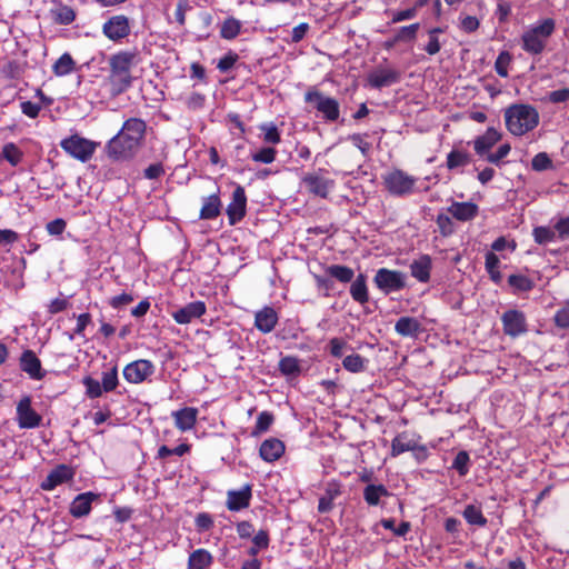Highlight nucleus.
Returning a JSON list of instances; mask_svg holds the SVG:
<instances>
[{
  "instance_id": "obj_1",
  "label": "nucleus",
  "mask_w": 569,
  "mask_h": 569,
  "mask_svg": "<svg viewBox=\"0 0 569 569\" xmlns=\"http://www.w3.org/2000/svg\"><path fill=\"white\" fill-rule=\"evenodd\" d=\"M146 129L147 124L142 119L126 120L121 130L106 146L108 157L123 161L132 159L142 146Z\"/></svg>"
},
{
  "instance_id": "obj_2",
  "label": "nucleus",
  "mask_w": 569,
  "mask_h": 569,
  "mask_svg": "<svg viewBox=\"0 0 569 569\" xmlns=\"http://www.w3.org/2000/svg\"><path fill=\"white\" fill-rule=\"evenodd\" d=\"M136 53L121 51L110 57V74L108 77L111 92L121 94L132 84L131 68L134 64Z\"/></svg>"
},
{
  "instance_id": "obj_3",
  "label": "nucleus",
  "mask_w": 569,
  "mask_h": 569,
  "mask_svg": "<svg viewBox=\"0 0 569 569\" xmlns=\"http://www.w3.org/2000/svg\"><path fill=\"white\" fill-rule=\"evenodd\" d=\"M505 122L513 136H523L533 130L539 123V113L529 104H512L505 111Z\"/></svg>"
},
{
  "instance_id": "obj_4",
  "label": "nucleus",
  "mask_w": 569,
  "mask_h": 569,
  "mask_svg": "<svg viewBox=\"0 0 569 569\" xmlns=\"http://www.w3.org/2000/svg\"><path fill=\"white\" fill-rule=\"evenodd\" d=\"M555 28L556 23L551 18H547L538 24L530 27L521 36L522 49L531 56L541 54Z\"/></svg>"
},
{
  "instance_id": "obj_5",
  "label": "nucleus",
  "mask_w": 569,
  "mask_h": 569,
  "mask_svg": "<svg viewBox=\"0 0 569 569\" xmlns=\"http://www.w3.org/2000/svg\"><path fill=\"white\" fill-rule=\"evenodd\" d=\"M305 101L312 104V107L322 114L326 121L335 122L340 116V104L335 98L325 96L316 88L309 89L305 93Z\"/></svg>"
},
{
  "instance_id": "obj_6",
  "label": "nucleus",
  "mask_w": 569,
  "mask_h": 569,
  "mask_svg": "<svg viewBox=\"0 0 569 569\" xmlns=\"http://www.w3.org/2000/svg\"><path fill=\"white\" fill-rule=\"evenodd\" d=\"M60 147L64 152L70 154L72 158L81 162H87L92 158L98 147V143L92 140L80 137L79 134H72L63 139L60 142Z\"/></svg>"
},
{
  "instance_id": "obj_7",
  "label": "nucleus",
  "mask_w": 569,
  "mask_h": 569,
  "mask_svg": "<svg viewBox=\"0 0 569 569\" xmlns=\"http://www.w3.org/2000/svg\"><path fill=\"white\" fill-rule=\"evenodd\" d=\"M386 189L392 196L402 197L412 193L417 179L400 169H393L382 176Z\"/></svg>"
},
{
  "instance_id": "obj_8",
  "label": "nucleus",
  "mask_w": 569,
  "mask_h": 569,
  "mask_svg": "<svg viewBox=\"0 0 569 569\" xmlns=\"http://www.w3.org/2000/svg\"><path fill=\"white\" fill-rule=\"evenodd\" d=\"M406 274L399 270L380 268L377 270L373 282L386 295L399 291L406 287Z\"/></svg>"
},
{
  "instance_id": "obj_9",
  "label": "nucleus",
  "mask_w": 569,
  "mask_h": 569,
  "mask_svg": "<svg viewBox=\"0 0 569 569\" xmlns=\"http://www.w3.org/2000/svg\"><path fill=\"white\" fill-rule=\"evenodd\" d=\"M501 322L505 335L516 338L527 332V319L522 311L510 309L502 313Z\"/></svg>"
},
{
  "instance_id": "obj_10",
  "label": "nucleus",
  "mask_w": 569,
  "mask_h": 569,
  "mask_svg": "<svg viewBox=\"0 0 569 569\" xmlns=\"http://www.w3.org/2000/svg\"><path fill=\"white\" fill-rule=\"evenodd\" d=\"M17 421L21 429H33L40 426L42 417L31 407L30 397H23L17 405Z\"/></svg>"
},
{
  "instance_id": "obj_11",
  "label": "nucleus",
  "mask_w": 569,
  "mask_h": 569,
  "mask_svg": "<svg viewBox=\"0 0 569 569\" xmlns=\"http://www.w3.org/2000/svg\"><path fill=\"white\" fill-rule=\"evenodd\" d=\"M130 22L128 17L123 14L113 16L102 26L103 34L112 40L118 41L130 34Z\"/></svg>"
},
{
  "instance_id": "obj_12",
  "label": "nucleus",
  "mask_w": 569,
  "mask_h": 569,
  "mask_svg": "<svg viewBox=\"0 0 569 569\" xmlns=\"http://www.w3.org/2000/svg\"><path fill=\"white\" fill-rule=\"evenodd\" d=\"M153 372L154 365L150 360L140 359L124 367L123 377L130 383H141Z\"/></svg>"
},
{
  "instance_id": "obj_13",
  "label": "nucleus",
  "mask_w": 569,
  "mask_h": 569,
  "mask_svg": "<svg viewBox=\"0 0 569 569\" xmlns=\"http://www.w3.org/2000/svg\"><path fill=\"white\" fill-rule=\"evenodd\" d=\"M247 196L244 188L237 186L232 192V200L227 207V216L230 226L237 224L246 216Z\"/></svg>"
},
{
  "instance_id": "obj_14",
  "label": "nucleus",
  "mask_w": 569,
  "mask_h": 569,
  "mask_svg": "<svg viewBox=\"0 0 569 569\" xmlns=\"http://www.w3.org/2000/svg\"><path fill=\"white\" fill-rule=\"evenodd\" d=\"M400 78L401 73L398 70L379 67L368 74L367 81L371 88L381 89L399 82Z\"/></svg>"
},
{
  "instance_id": "obj_15",
  "label": "nucleus",
  "mask_w": 569,
  "mask_h": 569,
  "mask_svg": "<svg viewBox=\"0 0 569 569\" xmlns=\"http://www.w3.org/2000/svg\"><path fill=\"white\" fill-rule=\"evenodd\" d=\"M252 498V486L247 483L239 490L227 492L226 506L230 511H240L250 506Z\"/></svg>"
},
{
  "instance_id": "obj_16",
  "label": "nucleus",
  "mask_w": 569,
  "mask_h": 569,
  "mask_svg": "<svg viewBox=\"0 0 569 569\" xmlns=\"http://www.w3.org/2000/svg\"><path fill=\"white\" fill-rule=\"evenodd\" d=\"M73 476L74 472L72 468L67 465H59L48 473L40 487L42 490L51 491L56 487L71 480Z\"/></svg>"
},
{
  "instance_id": "obj_17",
  "label": "nucleus",
  "mask_w": 569,
  "mask_h": 569,
  "mask_svg": "<svg viewBox=\"0 0 569 569\" xmlns=\"http://www.w3.org/2000/svg\"><path fill=\"white\" fill-rule=\"evenodd\" d=\"M206 305L202 301H193L172 312V318L180 325L190 323L206 313Z\"/></svg>"
},
{
  "instance_id": "obj_18",
  "label": "nucleus",
  "mask_w": 569,
  "mask_h": 569,
  "mask_svg": "<svg viewBox=\"0 0 569 569\" xmlns=\"http://www.w3.org/2000/svg\"><path fill=\"white\" fill-rule=\"evenodd\" d=\"M99 500V495L88 491L78 495L71 502L69 512L74 518H82L90 513L92 502Z\"/></svg>"
},
{
  "instance_id": "obj_19",
  "label": "nucleus",
  "mask_w": 569,
  "mask_h": 569,
  "mask_svg": "<svg viewBox=\"0 0 569 569\" xmlns=\"http://www.w3.org/2000/svg\"><path fill=\"white\" fill-rule=\"evenodd\" d=\"M20 368L34 380H41L46 375L42 370L40 359L32 350H24L22 352L20 357Z\"/></svg>"
},
{
  "instance_id": "obj_20",
  "label": "nucleus",
  "mask_w": 569,
  "mask_h": 569,
  "mask_svg": "<svg viewBox=\"0 0 569 569\" xmlns=\"http://www.w3.org/2000/svg\"><path fill=\"white\" fill-rule=\"evenodd\" d=\"M419 450L425 455V447L419 446L416 438L408 432L397 435L391 442V456L397 457L407 451Z\"/></svg>"
},
{
  "instance_id": "obj_21",
  "label": "nucleus",
  "mask_w": 569,
  "mask_h": 569,
  "mask_svg": "<svg viewBox=\"0 0 569 569\" xmlns=\"http://www.w3.org/2000/svg\"><path fill=\"white\" fill-rule=\"evenodd\" d=\"M303 183L311 193L321 198H327L329 191L335 184L333 180L320 177L318 174H307L303 178Z\"/></svg>"
},
{
  "instance_id": "obj_22",
  "label": "nucleus",
  "mask_w": 569,
  "mask_h": 569,
  "mask_svg": "<svg viewBox=\"0 0 569 569\" xmlns=\"http://www.w3.org/2000/svg\"><path fill=\"white\" fill-rule=\"evenodd\" d=\"M277 323L278 315L271 307H264L256 313L254 326L259 331L263 333L271 332L276 328Z\"/></svg>"
},
{
  "instance_id": "obj_23",
  "label": "nucleus",
  "mask_w": 569,
  "mask_h": 569,
  "mask_svg": "<svg viewBox=\"0 0 569 569\" xmlns=\"http://www.w3.org/2000/svg\"><path fill=\"white\" fill-rule=\"evenodd\" d=\"M198 417V409L192 407H184L180 410L172 412L176 427L181 431L191 430Z\"/></svg>"
},
{
  "instance_id": "obj_24",
  "label": "nucleus",
  "mask_w": 569,
  "mask_h": 569,
  "mask_svg": "<svg viewBox=\"0 0 569 569\" xmlns=\"http://www.w3.org/2000/svg\"><path fill=\"white\" fill-rule=\"evenodd\" d=\"M284 452V445L277 438L264 440L259 449L260 457L267 462L278 460Z\"/></svg>"
},
{
  "instance_id": "obj_25",
  "label": "nucleus",
  "mask_w": 569,
  "mask_h": 569,
  "mask_svg": "<svg viewBox=\"0 0 569 569\" xmlns=\"http://www.w3.org/2000/svg\"><path fill=\"white\" fill-rule=\"evenodd\" d=\"M501 139V133L490 127L487 131L475 140V151L479 156H483Z\"/></svg>"
},
{
  "instance_id": "obj_26",
  "label": "nucleus",
  "mask_w": 569,
  "mask_h": 569,
  "mask_svg": "<svg viewBox=\"0 0 569 569\" xmlns=\"http://www.w3.org/2000/svg\"><path fill=\"white\" fill-rule=\"evenodd\" d=\"M395 331L401 337L416 338L422 331V327L413 317H400L395 323Z\"/></svg>"
},
{
  "instance_id": "obj_27",
  "label": "nucleus",
  "mask_w": 569,
  "mask_h": 569,
  "mask_svg": "<svg viewBox=\"0 0 569 569\" xmlns=\"http://www.w3.org/2000/svg\"><path fill=\"white\" fill-rule=\"evenodd\" d=\"M431 267V258L428 254H422L410 263L411 276L420 282H428Z\"/></svg>"
},
{
  "instance_id": "obj_28",
  "label": "nucleus",
  "mask_w": 569,
  "mask_h": 569,
  "mask_svg": "<svg viewBox=\"0 0 569 569\" xmlns=\"http://www.w3.org/2000/svg\"><path fill=\"white\" fill-rule=\"evenodd\" d=\"M448 212L459 221H469L478 214V206L473 202H453Z\"/></svg>"
},
{
  "instance_id": "obj_29",
  "label": "nucleus",
  "mask_w": 569,
  "mask_h": 569,
  "mask_svg": "<svg viewBox=\"0 0 569 569\" xmlns=\"http://www.w3.org/2000/svg\"><path fill=\"white\" fill-rule=\"evenodd\" d=\"M221 200L219 192L212 193L209 197L203 198V204L200 210L199 218L202 220L216 219L221 212Z\"/></svg>"
},
{
  "instance_id": "obj_30",
  "label": "nucleus",
  "mask_w": 569,
  "mask_h": 569,
  "mask_svg": "<svg viewBox=\"0 0 569 569\" xmlns=\"http://www.w3.org/2000/svg\"><path fill=\"white\" fill-rule=\"evenodd\" d=\"M350 295L352 299L360 305H365L369 301L368 288L366 282V276L359 273L350 286Z\"/></svg>"
},
{
  "instance_id": "obj_31",
  "label": "nucleus",
  "mask_w": 569,
  "mask_h": 569,
  "mask_svg": "<svg viewBox=\"0 0 569 569\" xmlns=\"http://www.w3.org/2000/svg\"><path fill=\"white\" fill-rule=\"evenodd\" d=\"M213 561L212 555L206 549H197L190 553L188 569H206Z\"/></svg>"
},
{
  "instance_id": "obj_32",
  "label": "nucleus",
  "mask_w": 569,
  "mask_h": 569,
  "mask_svg": "<svg viewBox=\"0 0 569 569\" xmlns=\"http://www.w3.org/2000/svg\"><path fill=\"white\" fill-rule=\"evenodd\" d=\"M52 20L58 24H70L76 19L74 10L66 4L59 3L50 9Z\"/></svg>"
},
{
  "instance_id": "obj_33",
  "label": "nucleus",
  "mask_w": 569,
  "mask_h": 569,
  "mask_svg": "<svg viewBox=\"0 0 569 569\" xmlns=\"http://www.w3.org/2000/svg\"><path fill=\"white\" fill-rule=\"evenodd\" d=\"M387 496L389 491L383 485H368L363 489V499L369 506H378L381 497Z\"/></svg>"
},
{
  "instance_id": "obj_34",
  "label": "nucleus",
  "mask_w": 569,
  "mask_h": 569,
  "mask_svg": "<svg viewBox=\"0 0 569 569\" xmlns=\"http://www.w3.org/2000/svg\"><path fill=\"white\" fill-rule=\"evenodd\" d=\"M326 273L330 278H335L342 283L351 282L355 277V271L342 264H330L326 268Z\"/></svg>"
},
{
  "instance_id": "obj_35",
  "label": "nucleus",
  "mask_w": 569,
  "mask_h": 569,
  "mask_svg": "<svg viewBox=\"0 0 569 569\" xmlns=\"http://www.w3.org/2000/svg\"><path fill=\"white\" fill-rule=\"evenodd\" d=\"M241 27L240 20L229 17L221 24L220 37L226 40H232L239 36Z\"/></svg>"
},
{
  "instance_id": "obj_36",
  "label": "nucleus",
  "mask_w": 569,
  "mask_h": 569,
  "mask_svg": "<svg viewBox=\"0 0 569 569\" xmlns=\"http://www.w3.org/2000/svg\"><path fill=\"white\" fill-rule=\"evenodd\" d=\"M462 516L466 521L472 526L485 527L488 522L487 518L481 511V508L475 505L466 506Z\"/></svg>"
},
{
  "instance_id": "obj_37",
  "label": "nucleus",
  "mask_w": 569,
  "mask_h": 569,
  "mask_svg": "<svg viewBox=\"0 0 569 569\" xmlns=\"http://www.w3.org/2000/svg\"><path fill=\"white\" fill-rule=\"evenodd\" d=\"M76 62L70 53H63L53 64V73L58 77H63L74 70Z\"/></svg>"
},
{
  "instance_id": "obj_38",
  "label": "nucleus",
  "mask_w": 569,
  "mask_h": 569,
  "mask_svg": "<svg viewBox=\"0 0 569 569\" xmlns=\"http://www.w3.org/2000/svg\"><path fill=\"white\" fill-rule=\"evenodd\" d=\"M508 283L515 292H527L535 287L533 281L523 274H510Z\"/></svg>"
},
{
  "instance_id": "obj_39",
  "label": "nucleus",
  "mask_w": 569,
  "mask_h": 569,
  "mask_svg": "<svg viewBox=\"0 0 569 569\" xmlns=\"http://www.w3.org/2000/svg\"><path fill=\"white\" fill-rule=\"evenodd\" d=\"M1 156L12 167H16L22 161L23 152L13 142H9L3 146Z\"/></svg>"
},
{
  "instance_id": "obj_40",
  "label": "nucleus",
  "mask_w": 569,
  "mask_h": 569,
  "mask_svg": "<svg viewBox=\"0 0 569 569\" xmlns=\"http://www.w3.org/2000/svg\"><path fill=\"white\" fill-rule=\"evenodd\" d=\"M365 358L358 353L347 356L343 361V368L350 372L357 373L365 370Z\"/></svg>"
},
{
  "instance_id": "obj_41",
  "label": "nucleus",
  "mask_w": 569,
  "mask_h": 569,
  "mask_svg": "<svg viewBox=\"0 0 569 569\" xmlns=\"http://www.w3.org/2000/svg\"><path fill=\"white\" fill-rule=\"evenodd\" d=\"M469 466H470L469 453L465 450H461L455 457L451 467L455 470H457L459 476L465 477L469 472Z\"/></svg>"
},
{
  "instance_id": "obj_42",
  "label": "nucleus",
  "mask_w": 569,
  "mask_h": 569,
  "mask_svg": "<svg viewBox=\"0 0 569 569\" xmlns=\"http://www.w3.org/2000/svg\"><path fill=\"white\" fill-rule=\"evenodd\" d=\"M274 420V417L269 411H262L257 417L256 426L252 431L253 436L260 435L262 432H266L271 427L272 422Z\"/></svg>"
},
{
  "instance_id": "obj_43",
  "label": "nucleus",
  "mask_w": 569,
  "mask_h": 569,
  "mask_svg": "<svg viewBox=\"0 0 569 569\" xmlns=\"http://www.w3.org/2000/svg\"><path fill=\"white\" fill-rule=\"evenodd\" d=\"M339 493L338 489H327L326 493L319 499L318 511L321 513L331 511L333 508V500Z\"/></svg>"
},
{
  "instance_id": "obj_44",
  "label": "nucleus",
  "mask_w": 569,
  "mask_h": 569,
  "mask_svg": "<svg viewBox=\"0 0 569 569\" xmlns=\"http://www.w3.org/2000/svg\"><path fill=\"white\" fill-rule=\"evenodd\" d=\"M532 234H533L535 241L539 244H547L549 242L555 241V239H556L555 229H551L548 227H536L533 229Z\"/></svg>"
},
{
  "instance_id": "obj_45",
  "label": "nucleus",
  "mask_w": 569,
  "mask_h": 569,
  "mask_svg": "<svg viewBox=\"0 0 569 569\" xmlns=\"http://www.w3.org/2000/svg\"><path fill=\"white\" fill-rule=\"evenodd\" d=\"M469 163V156L462 151L452 150L447 157V167L452 170L458 167H465Z\"/></svg>"
},
{
  "instance_id": "obj_46",
  "label": "nucleus",
  "mask_w": 569,
  "mask_h": 569,
  "mask_svg": "<svg viewBox=\"0 0 569 569\" xmlns=\"http://www.w3.org/2000/svg\"><path fill=\"white\" fill-rule=\"evenodd\" d=\"M279 370L286 376H295L300 372L299 362L293 357H284L279 362Z\"/></svg>"
},
{
  "instance_id": "obj_47",
  "label": "nucleus",
  "mask_w": 569,
  "mask_h": 569,
  "mask_svg": "<svg viewBox=\"0 0 569 569\" xmlns=\"http://www.w3.org/2000/svg\"><path fill=\"white\" fill-rule=\"evenodd\" d=\"M511 60L512 57L508 51H501L499 53L495 62V70L500 77H508V66L510 64Z\"/></svg>"
},
{
  "instance_id": "obj_48",
  "label": "nucleus",
  "mask_w": 569,
  "mask_h": 569,
  "mask_svg": "<svg viewBox=\"0 0 569 569\" xmlns=\"http://www.w3.org/2000/svg\"><path fill=\"white\" fill-rule=\"evenodd\" d=\"M263 131V141L266 143L278 144L281 141L280 132L273 123H263L260 126Z\"/></svg>"
},
{
  "instance_id": "obj_49",
  "label": "nucleus",
  "mask_w": 569,
  "mask_h": 569,
  "mask_svg": "<svg viewBox=\"0 0 569 569\" xmlns=\"http://www.w3.org/2000/svg\"><path fill=\"white\" fill-rule=\"evenodd\" d=\"M420 28L419 23H412L410 26L401 27L397 30L396 40L401 41H412L417 37V32Z\"/></svg>"
},
{
  "instance_id": "obj_50",
  "label": "nucleus",
  "mask_w": 569,
  "mask_h": 569,
  "mask_svg": "<svg viewBox=\"0 0 569 569\" xmlns=\"http://www.w3.org/2000/svg\"><path fill=\"white\" fill-rule=\"evenodd\" d=\"M277 156V150L272 147H266L260 149L258 152L252 153L251 158L256 162L261 163H271L274 161Z\"/></svg>"
},
{
  "instance_id": "obj_51",
  "label": "nucleus",
  "mask_w": 569,
  "mask_h": 569,
  "mask_svg": "<svg viewBox=\"0 0 569 569\" xmlns=\"http://www.w3.org/2000/svg\"><path fill=\"white\" fill-rule=\"evenodd\" d=\"M535 171H543L552 168V161L546 152L537 153L531 161Z\"/></svg>"
},
{
  "instance_id": "obj_52",
  "label": "nucleus",
  "mask_w": 569,
  "mask_h": 569,
  "mask_svg": "<svg viewBox=\"0 0 569 569\" xmlns=\"http://www.w3.org/2000/svg\"><path fill=\"white\" fill-rule=\"evenodd\" d=\"M436 223L439 228L440 233L443 237H448L453 233V222L451 218L445 213H439L436 219Z\"/></svg>"
},
{
  "instance_id": "obj_53",
  "label": "nucleus",
  "mask_w": 569,
  "mask_h": 569,
  "mask_svg": "<svg viewBox=\"0 0 569 569\" xmlns=\"http://www.w3.org/2000/svg\"><path fill=\"white\" fill-rule=\"evenodd\" d=\"M101 386L106 392L114 390L118 386V371L117 368L103 372Z\"/></svg>"
},
{
  "instance_id": "obj_54",
  "label": "nucleus",
  "mask_w": 569,
  "mask_h": 569,
  "mask_svg": "<svg viewBox=\"0 0 569 569\" xmlns=\"http://www.w3.org/2000/svg\"><path fill=\"white\" fill-rule=\"evenodd\" d=\"M83 385L86 386L87 388V395L90 397V398H98L102 395V392L104 391L101 383L91 378V377H86L83 379Z\"/></svg>"
},
{
  "instance_id": "obj_55",
  "label": "nucleus",
  "mask_w": 569,
  "mask_h": 569,
  "mask_svg": "<svg viewBox=\"0 0 569 569\" xmlns=\"http://www.w3.org/2000/svg\"><path fill=\"white\" fill-rule=\"evenodd\" d=\"M329 349H330L331 356H333L336 358H341L345 350L351 349V348L345 340H342L340 338H332L329 341Z\"/></svg>"
},
{
  "instance_id": "obj_56",
  "label": "nucleus",
  "mask_w": 569,
  "mask_h": 569,
  "mask_svg": "<svg viewBox=\"0 0 569 569\" xmlns=\"http://www.w3.org/2000/svg\"><path fill=\"white\" fill-rule=\"evenodd\" d=\"M510 150H511L510 144H508V143L501 144L496 152L488 153L486 159L490 163L499 164L500 161L509 154Z\"/></svg>"
},
{
  "instance_id": "obj_57",
  "label": "nucleus",
  "mask_w": 569,
  "mask_h": 569,
  "mask_svg": "<svg viewBox=\"0 0 569 569\" xmlns=\"http://www.w3.org/2000/svg\"><path fill=\"white\" fill-rule=\"evenodd\" d=\"M238 54L230 51L228 52L226 56H223L218 64H217V68L221 71V72H228L233 66L234 63L237 62L238 60Z\"/></svg>"
},
{
  "instance_id": "obj_58",
  "label": "nucleus",
  "mask_w": 569,
  "mask_h": 569,
  "mask_svg": "<svg viewBox=\"0 0 569 569\" xmlns=\"http://www.w3.org/2000/svg\"><path fill=\"white\" fill-rule=\"evenodd\" d=\"M313 278H315L317 288L319 290L323 291V296L325 297H329L330 296V291L333 289L335 282L330 278L322 277V276H319V274H315Z\"/></svg>"
},
{
  "instance_id": "obj_59",
  "label": "nucleus",
  "mask_w": 569,
  "mask_h": 569,
  "mask_svg": "<svg viewBox=\"0 0 569 569\" xmlns=\"http://www.w3.org/2000/svg\"><path fill=\"white\" fill-rule=\"evenodd\" d=\"M555 323L562 329L569 328V303L556 312Z\"/></svg>"
},
{
  "instance_id": "obj_60",
  "label": "nucleus",
  "mask_w": 569,
  "mask_h": 569,
  "mask_svg": "<svg viewBox=\"0 0 569 569\" xmlns=\"http://www.w3.org/2000/svg\"><path fill=\"white\" fill-rule=\"evenodd\" d=\"M67 227L63 219L58 218L47 223L46 229L51 236H60Z\"/></svg>"
},
{
  "instance_id": "obj_61",
  "label": "nucleus",
  "mask_w": 569,
  "mask_h": 569,
  "mask_svg": "<svg viewBox=\"0 0 569 569\" xmlns=\"http://www.w3.org/2000/svg\"><path fill=\"white\" fill-rule=\"evenodd\" d=\"M19 234L11 229H0V247H6L18 241Z\"/></svg>"
},
{
  "instance_id": "obj_62",
  "label": "nucleus",
  "mask_w": 569,
  "mask_h": 569,
  "mask_svg": "<svg viewBox=\"0 0 569 569\" xmlns=\"http://www.w3.org/2000/svg\"><path fill=\"white\" fill-rule=\"evenodd\" d=\"M191 9L188 0H179L178 3H177V8H176V12H174V17H176V20L177 22L180 24V26H183L184 22H186V12Z\"/></svg>"
},
{
  "instance_id": "obj_63",
  "label": "nucleus",
  "mask_w": 569,
  "mask_h": 569,
  "mask_svg": "<svg viewBox=\"0 0 569 569\" xmlns=\"http://www.w3.org/2000/svg\"><path fill=\"white\" fill-rule=\"evenodd\" d=\"M164 174V168L162 163H152L144 169V177L149 180L159 179Z\"/></svg>"
},
{
  "instance_id": "obj_64",
  "label": "nucleus",
  "mask_w": 569,
  "mask_h": 569,
  "mask_svg": "<svg viewBox=\"0 0 569 569\" xmlns=\"http://www.w3.org/2000/svg\"><path fill=\"white\" fill-rule=\"evenodd\" d=\"M21 111L23 114H26L29 118H37L39 116V112L41 110V106L31 101H23L20 104Z\"/></svg>"
}]
</instances>
